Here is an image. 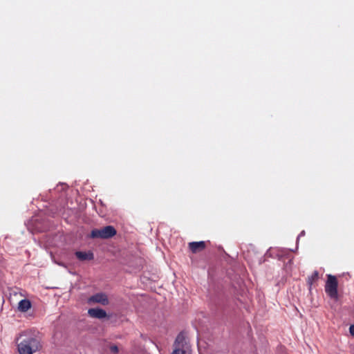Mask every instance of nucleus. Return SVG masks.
Instances as JSON below:
<instances>
[{
    "instance_id": "obj_1",
    "label": "nucleus",
    "mask_w": 354,
    "mask_h": 354,
    "mask_svg": "<svg viewBox=\"0 0 354 354\" xmlns=\"http://www.w3.org/2000/svg\"><path fill=\"white\" fill-rule=\"evenodd\" d=\"M25 337L18 344L17 348L19 354H32L38 351L41 345L39 339L34 335H27L24 332L21 337Z\"/></svg>"
},
{
    "instance_id": "obj_2",
    "label": "nucleus",
    "mask_w": 354,
    "mask_h": 354,
    "mask_svg": "<svg viewBox=\"0 0 354 354\" xmlns=\"http://www.w3.org/2000/svg\"><path fill=\"white\" fill-rule=\"evenodd\" d=\"M171 354H192L191 346L184 333H180L174 343Z\"/></svg>"
},
{
    "instance_id": "obj_3",
    "label": "nucleus",
    "mask_w": 354,
    "mask_h": 354,
    "mask_svg": "<svg viewBox=\"0 0 354 354\" xmlns=\"http://www.w3.org/2000/svg\"><path fill=\"white\" fill-rule=\"evenodd\" d=\"M117 232L114 227L107 225L100 229H94L91 232V237L93 239H107L114 236Z\"/></svg>"
},
{
    "instance_id": "obj_4",
    "label": "nucleus",
    "mask_w": 354,
    "mask_h": 354,
    "mask_svg": "<svg viewBox=\"0 0 354 354\" xmlns=\"http://www.w3.org/2000/svg\"><path fill=\"white\" fill-rule=\"evenodd\" d=\"M337 288L338 281L336 277L332 274H328L327 281L325 284V292L330 298L337 299Z\"/></svg>"
},
{
    "instance_id": "obj_5",
    "label": "nucleus",
    "mask_w": 354,
    "mask_h": 354,
    "mask_svg": "<svg viewBox=\"0 0 354 354\" xmlns=\"http://www.w3.org/2000/svg\"><path fill=\"white\" fill-rule=\"evenodd\" d=\"M88 302L94 304L97 303L106 306L109 304V299L106 294L97 293L89 297Z\"/></svg>"
},
{
    "instance_id": "obj_6",
    "label": "nucleus",
    "mask_w": 354,
    "mask_h": 354,
    "mask_svg": "<svg viewBox=\"0 0 354 354\" xmlns=\"http://www.w3.org/2000/svg\"><path fill=\"white\" fill-rule=\"evenodd\" d=\"M188 246L192 252L196 254L204 250L206 243L205 241H194L189 243Z\"/></svg>"
},
{
    "instance_id": "obj_7",
    "label": "nucleus",
    "mask_w": 354,
    "mask_h": 354,
    "mask_svg": "<svg viewBox=\"0 0 354 354\" xmlns=\"http://www.w3.org/2000/svg\"><path fill=\"white\" fill-rule=\"evenodd\" d=\"M90 317L97 319H102L106 317V313L101 308H90L88 310Z\"/></svg>"
},
{
    "instance_id": "obj_8",
    "label": "nucleus",
    "mask_w": 354,
    "mask_h": 354,
    "mask_svg": "<svg viewBox=\"0 0 354 354\" xmlns=\"http://www.w3.org/2000/svg\"><path fill=\"white\" fill-rule=\"evenodd\" d=\"M76 257L81 261H91L94 259V254L91 251H77L75 253Z\"/></svg>"
},
{
    "instance_id": "obj_9",
    "label": "nucleus",
    "mask_w": 354,
    "mask_h": 354,
    "mask_svg": "<svg viewBox=\"0 0 354 354\" xmlns=\"http://www.w3.org/2000/svg\"><path fill=\"white\" fill-rule=\"evenodd\" d=\"M31 308V302L28 299H22L19 302L18 310L20 312H27Z\"/></svg>"
},
{
    "instance_id": "obj_10",
    "label": "nucleus",
    "mask_w": 354,
    "mask_h": 354,
    "mask_svg": "<svg viewBox=\"0 0 354 354\" xmlns=\"http://www.w3.org/2000/svg\"><path fill=\"white\" fill-rule=\"evenodd\" d=\"M319 279V272L317 270H315L313 274L309 276L307 279V283L310 286V288L313 286V284L317 281Z\"/></svg>"
},
{
    "instance_id": "obj_11",
    "label": "nucleus",
    "mask_w": 354,
    "mask_h": 354,
    "mask_svg": "<svg viewBox=\"0 0 354 354\" xmlns=\"http://www.w3.org/2000/svg\"><path fill=\"white\" fill-rule=\"evenodd\" d=\"M110 348H111V351L113 353H118V346H115V345L111 346Z\"/></svg>"
},
{
    "instance_id": "obj_12",
    "label": "nucleus",
    "mask_w": 354,
    "mask_h": 354,
    "mask_svg": "<svg viewBox=\"0 0 354 354\" xmlns=\"http://www.w3.org/2000/svg\"><path fill=\"white\" fill-rule=\"evenodd\" d=\"M349 332L351 335L354 337V324L351 325L349 327Z\"/></svg>"
},
{
    "instance_id": "obj_13",
    "label": "nucleus",
    "mask_w": 354,
    "mask_h": 354,
    "mask_svg": "<svg viewBox=\"0 0 354 354\" xmlns=\"http://www.w3.org/2000/svg\"><path fill=\"white\" fill-rule=\"evenodd\" d=\"M215 354H228V353H224L223 352H217Z\"/></svg>"
}]
</instances>
